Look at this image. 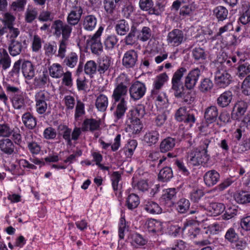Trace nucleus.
<instances>
[{"mask_svg":"<svg viewBox=\"0 0 250 250\" xmlns=\"http://www.w3.org/2000/svg\"><path fill=\"white\" fill-rule=\"evenodd\" d=\"M130 238L131 239V245L135 247L144 246L147 242V240L146 238L138 233L131 234Z\"/></svg>","mask_w":250,"mask_h":250,"instance_id":"31","label":"nucleus"},{"mask_svg":"<svg viewBox=\"0 0 250 250\" xmlns=\"http://www.w3.org/2000/svg\"><path fill=\"white\" fill-rule=\"evenodd\" d=\"M62 64L69 68H74L77 64L78 57L75 52L70 53L67 56H65Z\"/></svg>","mask_w":250,"mask_h":250,"instance_id":"35","label":"nucleus"},{"mask_svg":"<svg viewBox=\"0 0 250 250\" xmlns=\"http://www.w3.org/2000/svg\"><path fill=\"white\" fill-rule=\"evenodd\" d=\"M242 88L244 95H250V74L247 76L243 82Z\"/></svg>","mask_w":250,"mask_h":250,"instance_id":"64","label":"nucleus"},{"mask_svg":"<svg viewBox=\"0 0 250 250\" xmlns=\"http://www.w3.org/2000/svg\"><path fill=\"white\" fill-rule=\"evenodd\" d=\"M215 73V83L220 88H225L228 86L231 82L230 75L225 70L219 69Z\"/></svg>","mask_w":250,"mask_h":250,"instance_id":"7","label":"nucleus"},{"mask_svg":"<svg viewBox=\"0 0 250 250\" xmlns=\"http://www.w3.org/2000/svg\"><path fill=\"white\" fill-rule=\"evenodd\" d=\"M15 146L13 142L8 138L0 140V149L7 155H12L14 153Z\"/></svg>","mask_w":250,"mask_h":250,"instance_id":"19","label":"nucleus"},{"mask_svg":"<svg viewBox=\"0 0 250 250\" xmlns=\"http://www.w3.org/2000/svg\"><path fill=\"white\" fill-rule=\"evenodd\" d=\"M213 86V83L210 79L204 78L200 82L199 89L203 93H206L210 91Z\"/></svg>","mask_w":250,"mask_h":250,"instance_id":"45","label":"nucleus"},{"mask_svg":"<svg viewBox=\"0 0 250 250\" xmlns=\"http://www.w3.org/2000/svg\"><path fill=\"white\" fill-rule=\"evenodd\" d=\"M140 204V199L138 195L132 193L129 195L126 200V206L130 210L136 208Z\"/></svg>","mask_w":250,"mask_h":250,"instance_id":"37","label":"nucleus"},{"mask_svg":"<svg viewBox=\"0 0 250 250\" xmlns=\"http://www.w3.org/2000/svg\"><path fill=\"white\" fill-rule=\"evenodd\" d=\"M48 70L50 76L53 78H60L64 74L63 67L59 63H55L52 64L49 67Z\"/></svg>","mask_w":250,"mask_h":250,"instance_id":"28","label":"nucleus"},{"mask_svg":"<svg viewBox=\"0 0 250 250\" xmlns=\"http://www.w3.org/2000/svg\"><path fill=\"white\" fill-rule=\"evenodd\" d=\"M11 65V59L7 52L5 49L0 52V67L6 70Z\"/></svg>","mask_w":250,"mask_h":250,"instance_id":"38","label":"nucleus"},{"mask_svg":"<svg viewBox=\"0 0 250 250\" xmlns=\"http://www.w3.org/2000/svg\"><path fill=\"white\" fill-rule=\"evenodd\" d=\"M58 133L59 135L62 136L65 140L68 145H72L71 134V129L65 125H60L58 127Z\"/></svg>","mask_w":250,"mask_h":250,"instance_id":"27","label":"nucleus"},{"mask_svg":"<svg viewBox=\"0 0 250 250\" xmlns=\"http://www.w3.org/2000/svg\"><path fill=\"white\" fill-rule=\"evenodd\" d=\"M21 71L24 77L28 80H31L35 76L34 65L30 61H24L21 64Z\"/></svg>","mask_w":250,"mask_h":250,"instance_id":"20","label":"nucleus"},{"mask_svg":"<svg viewBox=\"0 0 250 250\" xmlns=\"http://www.w3.org/2000/svg\"><path fill=\"white\" fill-rule=\"evenodd\" d=\"M184 39L183 31L174 29L168 33L167 41L168 44L173 46H178L183 42Z\"/></svg>","mask_w":250,"mask_h":250,"instance_id":"8","label":"nucleus"},{"mask_svg":"<svg viewBox=\"0 0 250 250\" xmlns=\"http://www.w3.org/2000/svg\"><path fill=\"white\" fill-rule=\"evenodd\" d=\"M167 79L168 76L166 73H163L157 76L153 83V88L151 90L152 95H157Z\"/></svg>","mask_w":250,"mask_h":250,"instance_id":"17","label":"nucleus"},{"mask_svg":"<svg viewBox=\"0 0 250 250\" xmlns=\"http://www.w3.org/2000/svg\"><path fill=\"white\" fill-rule=\"evenodd\" d=\"M108 104V98L105 95L101 94L97 97L95 102V106L99 111H105Z\"/></svg>","mask_w":250,"mask_h":250,"instance_id":"30","label":"nucleus"},{"mask_svg":"<svg viewBox=\"0 0 250 250\" xmlns=\"http://www.w3.org/2000/svg\"><path fill=\"white\" fill-rule=\"evenodd\" d=\"M129 83V79L125 74H121L116 78L115 88L112 95L114 100L113 104L118 103L113 112L116 120L123 118L127 109V103L125 97L127 95Z\"/></svg>","mask_w":250,"mask_h":250,"instance_id":"1","label":"nucleus"},{"mask_svg":"<svg viewBox=\"0 0 250 250\" xmlns=\"http://www.w3.org/2000/svg\"><path fill=\"white\" fill-rule=\"evenodd\" d=\"M177 189L175 188H169L163 191L160 201L164 204H173L176 198Z\"/></svg>","mask_w":250,"mask_h":250,"instance_id":"15","label":"nucleus"},{"mask_svg":"<svg viewBox=\"0 0 250 250\" xmlns=\"http://www.w3.org/2000/svg\"><path fill=\"white\" fill-rule=\"evenodd\" d=\"M130 27L128 22L124 19L117 21L115 26V31L118 35L124 36L129 31Z\"/></svg>","mask_w":250,"mask_h":250,"instance_id":"26","label":"nucleus"},{"mask_svg":"<svg viewBox=\"0 0 250 250\" xmlns=\"http://www.w3.org/2000/svg\"><path fill=\"white\" fill-rule=\"evenodd\" d=\"M49 94L45 90H41L35 95L37 111L40 114L44 113L47 107V102L49 100Z\"/></svg>","mask_w":250,"mask_h":250,"instance_id":"5","label":"nucleus"},{"mask_svg":"<svg viewBox=\"0 0 250 250\" xmlns=\"http://www.w3.org/2000/svg\"><path fill=\"white\" fill-rule=\"evenodd\" d=\"M38 16V11L35 8H28L25 14V20L28 23H31Z\"/></svg>","mask_w":250,"mask_h":250,"instance_id":"56","label":"nucleus"},{"mask_svg":"<svg viewBox=\"0 0 250 250\" xmlns=\"http://www.w3.org/2000/svg\"><path fill=\"white\" fill-rule=\"evenodd\" d=\"M145 209L151 214H159L162 212V209L158 204L153 201H148L145 205Z\"/></svg>","mask_w":250,"mask_h":250,"instance_id":"43","label":"nucleus"},{"mask_svg":"<svg viewBox=\"0 0 250 250\" xmlns=\"http://www.w3.org/2000/svg\"><path fill=\"white\" fill-rule=\"evenodd\" d=\"M237 202L241 204L250 203V194L248 192L241 191L235 195Z\"/></svg>","mask_w":250,"mask_h":250,"instance_id":"51","label":"nucleus"},{"mask_svg":"<svg viewBox=\"0 0 250 250\" xmlns=\"http://www.w3.org/2000/svg\"><path fill=\"white\" fill-rule=\"evenodd\" d=\"M225 209L223 204L220 203H212L209 206V210L214 216H217L222 213Z\"/></svg>","mask_w":250,"mask_h":250,"instance_id":"49","label":"nucleus"},{"mask_svg":"<svg viewBox=\"0 0 250 250\" xmlns=\"http://www.w3.org/2000/svg\"><path fill=\"white\" fill-rule=\"evenodd\" d=\"M188 159L191 165L197 166L206 164L210 159V155L206 151L197 147L189 152Z\"/></svg>","mask_w":250,"mask_h":250,"instance_id":"3","label":"nucleus"},{"mask_svg":"<svg viewBox=\"0 0 250 250\" xmlns=\"http://www.w3.org/2000/svg\"><path fill=\"white\" fill-rule=\"evenodd\" d=\"M137 31L135 24H133L131 28L129 33L125 38V42L126 45H132L135 42V34Z\"/></svg>","mask_w":250,"mask_h":250,"instance_id":"47","label":"nucleus"},{"mask_svg":"<svg viewBox=\"0 0 250 250\" xmlns=\"http://www.w3.org/2000/svg\"><path fill=\"white\" fill-rule=\"evenodd\" d=\"M200 75L201 71L199 69L195 68L191 70L185 77V86L188 90L193 89L195 86Z\"/></svg>","mask_w":250,"mask_h":250,"instance_id":"9","label":"nucleus"},{"mask_svg":"<svg viewBox=\"0 0 250 250\" xmlns=\"http://www.w3.org/2000/svg\"><path fill=\"white\" fill-rule=\"evenodd\" d=\"M250 149V137L244 140L238 145L234 146L233 150L237 153H242Z\"/></svg>","mask_w":250,"mask_h":250,"instance_id":"44","label":"nucleus"},{"mask_svg":"<svg viewBox=\"0 0 250 250\" xmlns=\"http://www.w3.org/2000/svg\"><path fill=\"white\" fill-rule=\"evenodd\" d=\"M129 129L132 133L137 134L141 131L143 128V125L141 123L140 119L135 118L128 125Z\"/></svg>","mask_w":250,"mask_h":250,"instance_id":"48","label":"nucleus"},{"mask_svg":"<svg viewBox=\"0 0 250 250\" xmlns=\"http://www.w3.org/2000/svg\"><path fill=\"white\" fill-rule=\"evenodd\" d=\"M104 28L101 26L99 28L97 32L87 40L88 45H91V43H101L100 36L103 32Z\"/></svg>","mask_w":250,"mask_h":250,"instance_id":"53","label":"nucleus"},{"mask_svg":"<svg viewBox=\"0 0 250 250\" xmlns=\"http://www.w3.org/2000/svg\"><path fill=\"white\" fill-rule=\"evenodd\" d=\"M218 116V110L216 106H210L206 109L204 117L208 123L215 122Z\"/></svg>","mask_w":250,"mask_h":250,"instance_id":"23","label":"nucleus"},{"mask_svg":"<svg viewBox=\"0 0 250 250\" xmlns=\"http://www.w3.org/2000/svg\"><path fill=\"white\" fill-rule=\"evenodd\" d=\"M12 102L15 109H21L24 108V100L21 96H15L12 100Z\"/></svg>","mask_w":250,"mask_h":250,"instance_id":"54","label":"nucleus"},{"mask_svg":"<svg viewBox=\"0 0 250 250\" xmlns=\"http://www.w3.org/2000/svg\"><path fill=\"white\" fill-rule=\"evenodd\" d=\"M176 145V139L172 137H167L163 139L159 146L160 151L162 153H166L171 151Z\"/></svg>","mask_w":250,"mask_h":250,"instance_id":"18","label":"nucleus"},{"mask_svg":"<svg viewBox=\"0 0 250 250\" xmlns=\"http://www.w3.org/2000/svg\"><path fill=\"white\" fill-rule=\"evenodd\" d=\"M247 107L248 104L246 102L243 101H238L234 106V108H237V112L236 113L232 112L231 118L233 120H239L246 111Z\"/></svg>","mask_w":250,"mask_h":250,"instance_id":"25","label":"nucleus"},{"mask_svg":"<svg viewBox=\"0 0 250 250\" xmlns=\"http://www.w3.org/2000/svg\"><path fill=\"white\" fill-rule=\"evenodd\" d=\"M100 121L94 119H86L84 120L82 125V130L83 131H87L90 130L94 131L98 130L100 127Z\"/></svg>","mask_w":250,"mask_h":250,"instance_id":"22","label":"nucleus"},{"mask_svg":"<svg viewBox=\"0 0 250 250\" xmlns=\"http://www.w3.org/2000/svg\"><path fill=\"white\" fill-rule=\"evenodd\" d=\"M187 71L185 67H180L174 73L171 80L172 90L174 91V96L177 98L181 97L182 93L185 90L184 86L181 83V79Z\"/></svg>","mask_w":250,"mask_h":250,"instance_id":"2","label":"nucleus"},{"mask_svg":"<svg viewBox=\"0 0 250 250\" xmlns=\"http://www.w3.org/2000/svg\"><path fill=\"white\" fill-rule=\"evenodd\" d=\"M147 230L152 233L161 232L162 225L161 222L155 219L149 220L146 223Z\"/></svg>","mask_w":250,"mask_h":250,"instance_id":"34","label":"nucleus"},{"mask_svg":"<svg viewBox=\"0 0 250 250\" xmlns=\"http://www.w3.org/2000/svg\"><path fill=\"white\" fill-rule=\"evenodd\" d=\"M83 13V9L80 6L72 7L67 17V23L72 26H75L79 22Z\"/></svg>","mask_w":250,"mask_h":250,"instance_id":"10","label":"nucleus"},{"mask_svg":"<svg viewBox=\"0 0 250 250\" xmlns=\"http://www.w3.org/2000/svg\"><path fill=\"white\" fill-rule=\"evenodd\" d=\"M182 229L183 234L190 239H193L200 234V229L191 224L185 223Z\"/></svg>","mask_w":250,"mask_h":250,"instance_id":"13","label":"nucleus"},{"mask_svg":"<svg viewBox=\"0 0 250 250\" xmlns=\"http://www.w3.org/2000/svg\"><path fill=\"white\" fill-rule=\"evenodd\" d=\"M85 113L84 104L80 100H77L75 107L74 117L76 121L81 120V117Z\"/></svg>","mask_w":250,"mask_h":250,"instance_id":"46","label":"nucleus"},{"mask_svg":"<svg viewBox=\"0 0 250 250\" xmlns=\"http://www.w3.org/2000/svg\"><path fill=\"white\" fill-rule=\"evenodd\" d=\"M189 201L185 198H181L176 204V209L180 213H185L189 210L190 207Z\"/></svg>","mask_w":250,"mask_h":250,"instance_id":"36","label":"nucleus"},{"mask_svg":"<svg viewBox=\"0 0 250 250\" xmlns=\"http://www.w3.org/2000/svg\"><path fill=\"white\" fill-rule=\"evenodd\" d=\"M192 53L196 60H204L206 58L207 54L204 49L201 47H195L192 50Z\"/></svg>","mask_w":250,"mask_h":250,"instance_id":"55","label":"nucleus"},{"mask_svg":"<svg viewBox=\"0 0 250 250\" xmlns=\"http://www.w3.org/2000/svg\"><path fill=\"white\" fill-rule=\"evenodd\" d=\"M238 209L236 207L234 206L229 207L226 209L225 213L222 216L223 218L225 220H229L236 215Z\"/></svg>","mask_w":250,"mask_h":250,"instance_id":"58","label":"nucleus"},{"mask_svg":"<svg viewBox=\"0 0 250 250\" xmlns=\"http://www.w3.org/2000/svg\"><path fill=\"white\" fill-rule=\"evenodd\" d=\"M69 39H61L59 41V48L58 50V57L62 59L65 56L66 47L68 45Z\"/></svg>","mask_w":250,"mask_h":250,"instance_id":"50","label":"nucleus"},{"mask_svg":"<svg viewBox=\"0 0 250 250\" xmlns=\"http://www.w3.org/2000/svg\"><path fill=\"white\" fill-rule=\"evenodd\" d=\"M128 90L131 99L136 101L144 97L146 88L145 83L137 81L131 84Z\"/></svg>","mask_w":250,"mask_h":250,"instance_id":"6","label":"nucleus"},{"mask_svg":"<svg viewBox=\"0 0 250 250\" xmlns=\"http://www.w3.org/2000/svg\"><path fill=\"white\" fill-rule=\"evenodd\" d=\"M220 179L219 173L215 170H211L207 172L204 176V180L206 185L211 187L215 185Z\"/></svg>","mask_w":250,"mask_h":250,"instance_id":"16","label":"nucleus"},{"mask_svg":"<svg viewBox=\"0 0 250 250\" xmlns=\"http://www.w3.org/2000/svg\"><path fill=\"white\" fill-rule=\"evenodd\" d=\"M97 19L94 15H89L83 18V26L86 31H91L95 28Z\"/></svg>","mask_w":250,"mask_h":250,"instance_id":"24","label":"nucleus"},{"mask_svg":"<svg viewBox=\"0 0 250 250\" xmlns=\"http://www.w3.org/2000/svg\"><path fill=\"white\" fill-rule=\"evenodd\" d=\"M2 23L7 27H10L14 25L15 18L9 13H5L2 19H0Z\"/></svg>","mask_w":250,"mask_h":250,"instance_id":"59","label":"nucleus"},{"mask_svg":"<svg viewBox=\"0 0 250 250\" xmlns=\"http://www.w3.org/2000/svg\"><path fill=\"white\" fill-rule=\"evenodd\" d=\"M118 39L116 35H110L107 36L104 41V45L106 49L111 50L117 44Z\"/></svg>","mask_w":250,"mask_h":250,"instance_id":"42","label":"nucleus"},{"mask_svg":"<svg viewBox=\"0 0 250 250\" xmlns=\"http://www.w3.org/2000/svg\"><path fill=\"white\" fill-rule=\"evenodd\" d=\"M24 47L21 41L12 39L8 45L9 54L13 57L18 56L24 51Z\"/></svg>","mask_w":250,"mask_h":250,"instance_id":"12","label":"nucleus"},{"mask_svg":"<svg viewBox=\"0 0 250 250\" xmlns=\"http://www.w3.org/2000/svg\"><path fill=\"white\" fill-rule=\"evenodd\" d=\"M72 26L70 24L60 20H56L52 24V28L54 29V34L57 37L62 36V39H69L72 33Z\"/></svg>","mask_w":250,"mask_h":250,"instance_id":"4","label":"nucleus"},{"mask_svg":"<svg viewBox=\"0 0 250 250\" xmlns=\"http://www.w3.org/2000/svg\"><path fill=\"white\" fill-rule=\"evenodd\" d=\"M137 60V52L133 49L129 50L124 55L122 60L123 64L126 68H132L135 65Z\"/></svg>","mask_w":250,"mask_h":250,"instance_id":"11","label":"nucleus"},{"mask_svg":"<svg viewBox=\"0 0 250 250\" xmlns=\"http://www.w3.org/2000/svg\"><path fill=\"white\" fill-rule=\"evenodd\" d=\"M62 77V83L68 87H71L73 86L72 73L69 71H67L64 72Z\"/></svg>","mask_w":250,"mask_h":250,"instance_id":"63","label":"nucleus"},{"mask_svg":"<svg viewBox=\"0 0 250 250\" xmlns=\"http://www.w3.org/2000/svg\"><path fill=\"white\" fill-rule=\"evenodd\" d=\"M139 4L142 10L148 11L150 14V10L153 9V6L152 0H140Z\"/></svg>","mask_w":250,"mask_h":250,"instance_id":"60","label":"nucleus"},{"mask_svg":"<svg viewBox=\"0 0 250 250\" xmlns=\"http://www.w3.org/2000/svg\"><path fill=\"white\" fill-rule=\"evenodd\" d=\"M48 76L45 74L36 77L34 80V85L37 88H42L47 83Z\"/></svg>","mask_w":250,"mask_h":250,"instance_id":"52","label":"nucleus"},{"mask_svg":"<svg viewBox=\"0 0 250 250\" xmlns=\"http://www.w3.org/2000/svg\"><path fill=\"white\" fill-rule=\"evenodd\" d=\"M22 121L24 125L29 129H33L37 125V120L29 112H26L23 114Z\"/></svg>","mask_w":250,"mask_h":250,"instance_id":"29","label":"nucleus"},{"mask_svg":"<svg viewBox=\"0 0 250 250\" xmlns=\"http://www.w3.org/2000/svg\"><path fill=\"white\" fill-rule=\"evenodd\" d=\"M84 71L86 74L93 78L94 74L98 71V66L94 61H87L84 65Z\"/></svg>","mask_w":250,"mask_h":250,"instance_id":"39","label":"nucleus"},{"mask_svg":"<svg viewBox=\"0 0 250 250\" xmlns=\"http://www.w3.org/2000/svg\"><path fill=\"white\" fill-rule=\"evenodd\" d=\"M111 64V58L108 56H104L100 59L98 63V72L100 75L102 76L109 71Z\"/></svg>","mask_w":250,"mask_h":250,"instance_id":"14","label":"nucleus"},{"mask_svg":"<svg viewBox=\"0 0 250 250\" xmlns=\"http://www.w3.org/2000/svg\"><path fill=\"white\" fill-rule=\"evenodd\" d=\"M116 3L115 0H104V9L107 14L112 15L115 8Z\"/></svg>","mask_w":250,"mask_h":250,"instance_id":"57","label":"nucleus"},{"mask_svg":"<svg viewBox=\"0 0 250 250\" xmlns=\"http://www.w3.org/2000/svg\"><path fill=\"white\" fill-rule=\"evenodd\" d=\"M225 238L229 242L233 243L238 239V235L235 232L234 229L230 228L227 231L225 235Z\"/></svg>","mask_w":250,"mask_h":250,"instance_id":"61","label":"nucleus"},{"mask_svg":"<svg viewBox=\"0 0 250 250\" xmlns=\"http://www.w3.org/2000/svg\"><path fill=\"white\" fill-rule=\"evenodd\" d=\"M232 94L231 91H225L217 99V105L222 108L228 106L232 101Z\"/></svg>","mask_w":250,"mask_h":250,"instance_id":"21","label":"nucleus"},{"mask_svg":"<svg viewBox=\"0 0 250 250\" xmlns=\"http://www.w3.org/2000/svg\"><path fill=\"white\" fill-rule=\"evenodd\" d=\"M250 73V64L247 62L240 64L237 68L236 76L242 79Z\"/></svg>","mask_w":250,"mask_h":250,"instance_id":"41","label":"nucleus"},{"mask_svg":"<svg viewBox=\"0 0 250 250\" xmlns=\"http://www.w3.org/2000/svg\"><path fill=\"white\" fill-rule=\"evenodd\" d=\"M228 9L222 6H218L215 7L213 11V15L216 18L218 21H223L227 18L228 15Z\"/></svg>","mask_w":250,"mask_h":250,"instance_id":"32","label":"nucleus"},{"mask_svg":"<svg viewBox=\"0 0 250 250\" xmlns=\"http://www.w3.org/2000/svg\"><path fill=\"white\" fill-rule=\"evenodd\" d=\"M173 177V172L170 167H166L162 169L158 174V179L162 182H167Z\"/></svg>","mask_w":250,"mask_h":250,"instance_id":"40","label":"nucleus"},{"mask_svg":"<svg viewBox=\"0 0 250 250\" xmlns=\"http://www.w3.org/2000/svg\"><path fill=\"white\" fill-rule=\"evenodd\" d=\"M159 133L157 131L152 130L146 132L144 136V140L149 146L155 145L159 139Z\"/></svg>","mask_w":250,"mask_h":250,"instance_id":"33","label":"nucleus"},{"mask_svg":"<svg viewBox=\"0 0 250 250\" xmlns=\"http://www.w3.org/2000/svg\"><path fill=\"white\" fill-rule=\"evenodd\" d=\"M54 18L53 14L47 10H42L38 17V19L41 21H51Z\"/></svg>","mask_w":250,"mask_h":250,"instance_id":"62","label":"nucleus"}]
</instances>
